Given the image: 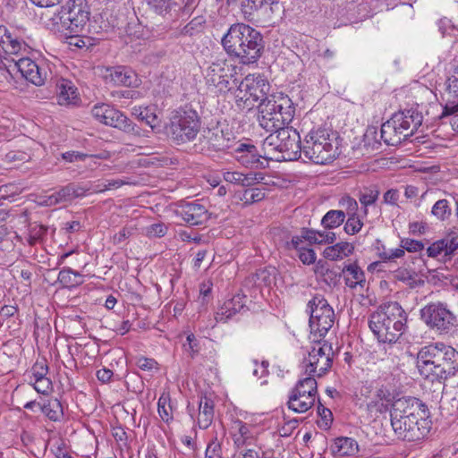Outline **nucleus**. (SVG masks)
Segmentation results:
<instances>
[{
    "label": "nucleus",
    "instance_id": "nucleus-1",
    "mask_svg": "<svg viewBox=\"0 0 458 458\" xmlns=\"http://www.w3.org/2000/svg\"><path fill=\"white\" fill-rule=\"evenodd\" d=\"M221 44L228 56L240 64H256L262 56L266 41L262 33L243 22L232 24Z\"/></svg>",
    "mask_w": 458,
    "mask_h": 458
},
{
    "label": "nucleus",
    "instance_id": "nucleus-2",
    "mask_svg": "<svg viewBox=\"0 0 458 458\" xmlns=\"http://www.w3.org/2000/svg\"><path fill=\"white\" fill-rule=\"evenodd\" d=\"M416 364L420 376L443 383L458 373V352L443 342L431 343L420 349Z\"/></svg>",
    "mask_w": 458,
    "mask_h": 458
},
{
    "label": "nucleus",
    "instance_id": "nucleus-3",
    "mask_svg": "<svg viewBox=\"0 0 458 458\" xmlns=\"http://www.w3.org/2000/svg\"><path fill=\"white\" fill-rule=\"evenodd\" d=\"M369 327L380 343H395L407 328V313L397 301L381 304L371 313Z\"/></svg>",
    "mask_w": 458,
    "mask_h": 458
},
{
    "label": "nucleus",
    "instance_id": "nucleus-4",
    "mask_svg": "<svg viewBox=\"0 0 458 458\" xmlns=\"http://www.w3.org/2000/svg\"><path fill=\"white\" fill-rule=\"evenodd\" d=\"M340 138L337 131L329 127L312 128L304 137L301 154L314 164L326 165L340 155Z\"/></svg>",
    "mask_w": 458,
    "mask_h": 458
},
{
    "label": "nucleus",
    "instance_id": "nucleus-5",
    "mask_svg": "<svg viewBox=\"0 0 458 458\" xmlns=\"http://www.w3.org/2000/svg\"><path fill=\"white\" fill-rule=\"evenodd\" d=\"M258 121L267 131L288 127L295 114L292 99L284 94L270 95L269 100L259 103Z\"/></svg>",
    "mask_w": 458,
    "mask_h": 458
},
{
    "label": "nucleus",
    "instance_id": "nucleus-6",
    "mask_svg": "<svg viewBox=\"0 0 458 458\" xmlns=\"http://www.w3.org/2000/svg\"><path fill=\"white\" fill-rule=\"evenodd\" d=\"M301 140L300 133L292 127L271 131L264 140L262 148L265 155L273 157L277 161L296 160L301 155Z\"/></svg>",
    "mask_w": 458,
    "mask_h": 458
},
{
    "label": "nucleus",
    "instance_id": "nucleus-7",
    "mask_svg": "<svg viewBox=\"0 0 458 458\" xmlns=\"http://www.w3.org/2000/svg\"><path fill=\"white\" fill-rule=\"evenodd\" d=\"M201 127L200 117L192 108H179L172 113L166 133L177 145L192 141Z\"/></svg>",
    "mask_w": 458,
    "mask_h": 458
},
{
    "label": "nucleus",
    "instance_id": "nucleus-8",
    "mask_svg": "<svg viewBox=\"0 0 458 458\" xmlns=\"http://www.w3.org/2000/svg\"><path fill=\"white\" fill-rule=\"evenodd\" d=\"M420 318L437 335H449L456 331L458 319L446 303L432 301L420 310Z\"/></svg>",
    "mask_w": 458,
    "mask_h": 458
},
{
    "label": "nucleus",
    "instance_id": "nucleus-9",
    "mask_svg": "<svg viewBox=\"0 0 458 458\" xmlns=\"http://www.w3.org/2000/svg\"><path fill=\"white\" fill-rule=\"evenodd\" d=\"M89 8L85 0H69L59 12L61 27L70 37L81 33L89 20Z\"/></svg>",
    "mask_w": 458,
    "mask_h": 458
},
{
    "label": "nucleus",
    "instance_id": "nucleus-10",
    "mask_svg": "<svg viewBox=\"0 0 458 458\" xmlns=\"http://www.w3.org/2000/svg\"><path fill=\"white\" fill-rule=\"evenodd\" d=\"M334 351L327 341H316L303 359L301 366L304 374L311 377H322L332 367Z\"/></svg>",
    "mask_w": 458,
    "mask_h": 458
},
{
    "label": "nucleus",
    "instance_id": "nucleus-11",
    "mask_svg": "<svg viewBox=\"0 0 458 458\" xmlns=\"http://www.w3.org/2000/svg\"><path fill=\"white\" fill-rule=\"evenodd\" d=\"M308 311L311 332L324 337L335 322L333 308L324 296L317 294L308 302Z\"/></svg>",
    "mask_w": 458,
    "mask_h": 458
},
{
    "label": "nucleus",
    "instance_id": "nucleus-12",
    "mask_svg": "<svg viewBox=\"0 0 458 458\" xmlns=\"http://www.w3.org/2000/svg\"><path fill=\"white\" fill-rule=\"evenodd\" d=\"M269 89L270 85L264 76L250 74L239 84L236 97L243 100L248 106H253L256 102L264 103L269 100Z\"/></svg>",
    "mask_w": 458,
    "mask_h": 458
},
{
    "label": "nucleus",
    "instance_id": "nucleus-13",
    "mask_svg": "<svg viewBox=\"0 0 458 458\" xmlns=\"http://www.w3.org/2000/svg\"><path fill=\"white\" fill-rule=\"evenodd\" d=\"M391 427L396 437L403 441L416 442L423 439L429 432L428 418L421 416L391 421Z\"/></svg>",
    "mask_w": 458,
    "mask_h": 458
},
{
    "label": "nucleus",
    "instance_id": "nucleus-14",
    "mask_svg": "<svg viewBox=\"0 0 458 458\" xmlns=\"http://www.w3.org/2000/svg\"><path fill=\"white\" fill-rule=\"evenodd\" d=\"M411 416L428 418V409L421 400L405 396L393 402L390 409L391 421L403 420Z\"/></svg>",
    "mask_w": 458,
    "mask_h": 458
},
{
    "label": "nucleus",
    "instance_id": "nucleus-15",
    "mask_svg": "<svg viewBox=\"0 0 458 458\" xmlns=\"http://www.w3.org/2000/svg\"><path fill=\"white\" fill-rule=\"evenodd\" d=\"M233 77L232 70L226 60L216 59L208 67L205 80L209 88L213 87L218 92L225 93L232 89L231 82H234Z\"/></svg>",
    "mask_w": 458,
    "mask_h": 458
},
{
    "label": "nucleus",
    "instance_id": "nucleus-16",
    "mask_svg": "<svg viewBox=\"0 0 458 458\" xmlns=\"http://www.w3.org/2000/svg\"><path fill=\"white\" fill-rule=\"evenodd\" d=\"M175 214L191 226L201 225L209 219L207 208L199 200L181 201L177 205Z\"/></svg>",
    "mask_w": 458,
    "mask_h": 458
},
{
    "label": "nucleus",
    "instance_id": "nucleus-17",
    "mask_svg": "<svg viewBox=\"0 0 458 458\" xmlns=\"http://www.w3.org/2000/svg\"><path fill=\"white\" fill-rule=\"evenodd\" d=\"M233 154L239 163L250 168H263L265 164L262 158L264 160L273 159V157L265 154L262 156L255 145L240 141L234 143Z\"/></svg>",
    "mask_w": 458,
    "mask_h": 458
},
{
    "label": "nucleus",
    "instance_id": "nucleus-18",
    "mask_svg": "<svg viewBox=\"0 0 458 458\" xmlns=\"http://www.w3.org/2000/svg\"><path fill=\"white\" fill-rule=\"evenodd\" d=\"M21 76L36 86H41L47 80V71L30 58L21 57L15 62Z\"/></svg>",
    "mask_w": 458,
    "mask_h": 458
},
{
    "label": "nucleus",
    "instance_id": "nucleus-19",
    "mask_svg": "<svg viewBox=\"0 0 458 458\" xmlns=\"http://www.w3.org/2000/svg\"><path fill=\"white\" fill-rule=\"evenodd\" d=\"M274 6L278 7V3H269L267 0H242L241 12L245 20L253 21L261 14L273 13Z\"/></svg>",
    "mask_w": 458,
    "mask_h": 458
},
{
    "label": "nucleus",
    "instance_id": "nucleus-20",
    "mask_svg": "<svg viewBox=\"0 0 458 458\" xmlns=\"http://www.w3.org/2000/svg\"><path fill=\"white\" fill-rule=\"evenodd\" d=\"M393 116H401L398 117L400 121L397 123V125L400 126L404 133L403 137L407 138L418 130L423 121L422 114L412 108L395 113Z\"/></svg>",
    "mask_w": 458,
    "mask_h": 458
},
{
    "label": "nucleus",
    "instance_id": "nucleus-21",
    "mask_svg": "<svg viewBox=\"0 0 458 458\" xmlns=\"http://www.w3.org/2000/svg\"><path fill=\"white\" fill-rule=\"evenodd\" d=\"M398 117L392 115L389 120L381 125L380 139L388 146H397L407 139V137H403L404 133L397 125L400 121Z\"/></svg>",
    "mask_w": 458,
    "mask_h": 458
},
{
    "label": "nucleus",
    "instance_id": "nucleus-22",
    "mask_svg": "<svg viewBox=\"0 0 458 458\" xmlns=\"http://www.w3.org/2000/svg\"><path fill=\"white\" fill-rule=\"evenodd\" d=\"M56 98L60 106H75L81 102L77 88L71 81L62 79L56 84Z\"/></svg>",
    "mask_w": 458,
    "mask_h": 458
},
{
    "label": "nucleus",
    "instance_id": "nucleus-23",
    "mask_svg": "<svg viewBox=\"0 0 458 458\" xmlns=\"http://www.w3.org/2000/svg\"><path fill=\"white\" fill-rule=\"evenodd\" d=\"M110 81L117 86L136 87L138 85L137 74L129 67L116 66L107 69Z\"/></svg>",
    "mask_w": 458,
    "mask_h": 458
},
{
    "label": "nucleus",
    "instance_id": "nucleus-24",
    "mask_svg": "<svg viewBox=\"0 0 458 458\" xmlns=\"http://www.w3.org/2000/svg\"><path fill=\"white\" fill-rule=\"evenodd\" d=\"M215 416V402L211 396L201 394L199 402V418L197 424L199 428L207 429L213 422Z\"/></svg>",
    "mask_w": 458,
    "mask_h": 458
},
{
    "label": "nucleus",
    "instance_id": "nucleus-25",
    "mask_svg": "<svg viewBox=\"0 0 458 458\" xmlns=\"http://www.w3.org/2000/svg\"><path fill=\"white\" fill-rule=\"evenodd\" d=\"M232 133L225 131L222 129H215L209 131L208 144L211 148L216 151L233 150L234 143L233 138H231Z\"/></svg>",
    "mask_w": 458,
    "mask_h": 458
},
{
    "label": "nucleus",
    "instance_id": "nucleus-26",
    "mask_svg": "<svg viewBox=\"0 0 458 458\" xmlns=\"http://www.w3.org/2000/svg\"><path fill=\"white\" fill-rule=\"evenodd\" d=\"M342 275L344 276L345 284L352 289L358 285L364 287L366 284L365 273L356 262L345 265L342 269Z\"/></svg>",
    "mask_w": 458,
    "mask_h": 458
},
{
    "label": "nucleus",
    "instance_id": "nucleus-27",
    "mask_svg": "<svg viewBox=\"0 0 458 458\" xmlns=\"http://www.w3.org/2000/svg\"><path fill=\"white\" fill-rule=\"evenodd\" d=\"M331 452L334 455L338 456H353L359 452V445L355 439L340 437L335 439L331 445Z\"/></svg>",
    "mask_w": 458,
    "mask_h": 458
},
{
    "label": "nucleus",
    "instance_id": "nucleus-28",
    "mask_svg": "<svg viewBox=\"0 0 458 458\" xmlns=\"http://www.w3.org/2000/svg\"><path fill=\"white\" fill-rule=\"evenodd\" d=\"M329 230L330 229H324L318 231L303 227L301 237L308 241L309 245L333 243L336 239V235L334 232Z\"/></svg>",
    "mask_w": 458,
    "mask_h": 458
},
{
    "label": "nucleus",
    "instance_id": "nucleus-29",
    "mask_svg": "<svg viewBox=\"0 0 458 458\" xmlns=\"http://www.w3.org/2000/svg\"><path fill=\"white\" fill-rule=\"evenodd\" d=\"M107 125L117 128L126 133L133 135H140V129L124 114L116 109V114L113 116L110 121H107Z\"/></svg>",
    "mask_w": 458,
    "mask_h": 458
},
{
    "label": "nucleus",
    "instance_id": "nucleus-30",
    "mask_svg": "<svg viewBox=\"0 0 458 458\" xmlns=\"http://www.w3.org/2000/svg\"><path fill=\"white\" fill-rule=\"evenodd\" d=\"M354 246L346 242H341L335 245L328 246L324 250L323 255L330 260L342 259L352 254Z\"/></svg>",
    "mask_w": 458,
    "mask_h": 458
},
{
    "label": "nucleus",
    "instance_id": "nucleus-31",
    "mask_svg": "<svg viewBox=\"0 0 458 458\" xmlns=\"http://www.w3.org/2000/svg\"><path fill=\"white\" fill-rule=\"evenodd\" d=\"M316 398L308 395H299L296 394H289L288 408L294 412L303 413L309 411L315 403Z\"/></svg>",
    "mask_w": 458,
    "mask_h": 458
},
{
    "label": "nucleus",
    "instance_id": "nucleus-32",
    "mask_svg": "<svg viewBox=\"0 0 458 458\" xmlns=\"http://www.w3.org/2000/svg\"><path fill=\"white\" fill-rule=\"evenodd\" d=\"M84 276L71 267H64L57 277L58 283L64 288H74L84 283Z\"/></svg>",
    "mask_w": 458,
    "mask_h": 458
},
{
    "label": "nucleus",
    "instance_id": "nucleus-33",
    "mask_svg": "<svg viewBox=\"0 0 458 458\" xmlns=\"http://www.w3.org/2000/svg\"><path fill=\"white\" fill-rule=\"evenodd\" d=\"M291 394H296L299 395L310 394L311 397L317 398L318 383L315 377L306 375V377L300 378L295 386L292 389Z\"/></svg>",
    "mask_w": 458,
    "mask_h": 458
},
{
    "label": "nucleus",
    "instance_id": "nucleus-34",
    "mask_svg": "<svg viewBox=\"0 0 458 458\" xmlns=\"http://www.w3.org/2000/svg\"><path fill=\"white\" fill-rule=\"evenodd\" d=\"M41 411L52 421L57 422L64 419L63 404L57 398H50L40 405Z\"/></svg>",
    "mask_w": 458,
    "mask_h": 458
},
{
    "label": "nucleus",
    "instance_id": "nucleus-35",
    "mask_svg": "<svg viewBox=\"0 0 458 458\" xmlns=\"http://www.w3.org/2000/svg\"><path fill=\"white\" fill-rule=\"evenodd\" d=\"M380 191L378 186L374 184L369 187L363 188L358 194V199L360 205L363 208V213L365 216L368 214V208L376 203L378 199Z\"/></svg>",
    "mask_w": 458,
    "mask_h": 458
},
{
    "label": "nucleus",
    "instance_id": "nucleus-36",
    "mask_svg": "<svg viewBox=\"0 0 458 458\" xmlns=\"http://www.w3.org/2000/svg\"><path fill=\"white\" fill-rule=\"evenodd\" d=\"M62 157L64 160L72 163L76 161H83L86 158H89L91 160L97 158V159H102L106 160L111 157V153L107 150H102L98 154L94 155H88L80 151H67L62 154Z\"/></svg>",
    "mask_w": 458,
    "mask_h": 458
},
{
    "label": "nucleus",
    "instance_id": "nucleus-37",
    "mask_svg": "<svg viewBox=\"0 0 458 458\" xmlns=\"http://www.w3.org/2000/svg\"><path fill=\"white\" fill-rule=\"evenodd\" d=\"M346 215L344 210L331 209L321 219L324 229H335L344 224Z\"/></svg>",
    "mask_w": 458,
    "mask_h": 458
},
{
    "label": "nucleus",
    "instance_id": "nucleus-38",
    "mask_svg": "<svg viewBox=\"0 0 458 458\" xmlns=\"http://www.w3.org/2000/svg\"><path fill=\"white\" fill-rule=\"evenodd\" d=\"M132 114L141 122H144L151 129L156 128L158 125V118L155 114L153 108L149 106H134L132 108Z\"/></svg>",
    "mask_w": 458,
    "mask_h": 458
},
{
    "label": "nucleus",
    "instance_id": "nucleus-39",
    "mask_svg": "<svg viewBox=\"0 0 458 458\" xmlns=\"http://www.w3.org/2000/svg\"><path fill=\"white\" fill-rule=\"evenodd\" d=\"M381 139H378L377 128L369 126L363 135L364 148L368 151H379L381 148Z\"/></svg>",
    "mask_w": 458,
    "mask_h": 458
},
{
    "label": "nucleus",
    "instance_id": "nucleus-40",
    "mask_svg": "<svg viewBox=\"0 0 458 458\" xmlns=\"http://www.w3.org/2000/svg\"><path fill=\"white\" fill-rule=\"evenodd\" d=\"M91 113L98 122L107 125V121H110L116 114V109L109 105L101 104L94 106Z\"/></svg>",
    "mask_w": 458,
    "mask_h": 458
},
{
    "label": "nucleus",
    "instance_id": "nucleus-41",
    "mask_svg": "<svg viewBox=\"0 0 458 458\" xmlns=\"http://www.w3.org/2000/svg\"><path fill=\"white\" fill-rule=\"evenodd\" d=\"M56 205L72 201L74 198L81 196V193H79L73 185L68 184L60 188L57 191L52 193Z\"/></svg>",
    "mask_w": 458,
    "mask_h": 458
},
{
    "label": "nucleus",
    "instance_id": "nucleus-42",
    "mask_svg": "<svg viewBox=\"0 0 458 458\" xmlns=\"http://www.w3.org/2000/svg\"><path fill=\"white\" fill-rule=\"evenodd\" d=\"M237 314L241 313L232 305V301L228 299L218 308L215 318L217 322L226 323Z\"/></svg>",
    "mask_w": 458,
    "mask_h": 458
},
{
    "label": "nucleus",
    "instance_id": "nucleus-43",
    "mask_svg": "<svg viewBox=\"0 0 458 458\" xmlns=\"http://www.w3.org/2000/svg\"><path fill=\"white\" fill-rule=\"evenodd\" d=\"M148 4L157 14L162 16L170 13L177 6L174 0H149Z\"/></svg>",
    "mask_w": 458,
    "mask_h": 458
},
{
    "label": "nucleus",
    "instance_id": "nucleus-44",
    "mask_svg": "<svg viewBox=\"0 0 458 458\" xmlns=\"http://www.w3.org/2000/svg\"><path fill=\"white\" fill-rule=\"evenodd\" d=\"M157 411L162 420L168 423L173 420L172 406L168 394H162L157 402Z\"/></svg>",
    "mask_w": 458,
    "mask_h": 458
},
{
    "label": "nucleus",
    "instance_id": "nucleus-45",
    "mask_svg": "<svg viewBox=\"0 0 458 458\" xmlns=\"http://www.w3.org/2000/svg\"><path fill=\"white\" fill-rule=\"evenodd\" d=\"M431 214L441 221L447 219L452 214L448 201L445 199L437 200L432 207Z\"/></svg>",
    "mask_w": 458,
    "mask_h": 458
},
{
    "label": "nucleus",
    "instance_id": "nucleus-46",
    "mask_svg": "<svg viewBox=\"0 0 458 458\" xmlns=\"http://www.w3.org/2000/svg\"><path fill=\"white\" fill-rule=\"evenodd\" d=\"M265 198V192L263 189L259 188H247L244 190L241 200L245 205H250L255 202H259Z\"/></svg>",
    "mask_w": 458,
    "mask_h": 458
},
{
    "label": "nucleus",
    "instance_id": "nucleus-47",
    "mask_svg": "<svg viewBox=\"0 0 458 458\" xmlns=\"http://www.w3.org/2000/svg\"><path fill=\"white\" fill-rule=\"evenodd\" d=\"M377 255L382 262H391L403 257L404 251L398 248L386 250L384 245H381V247H377Z\"/></svg>",
    "mask_w": 458,
    "mask_h": 458
},
{
    "label": "nucleus",
    "instance_id": "nucleus-48",
    "mask_svg": "<svg viewBox=\"0 0 458 458\" xmlns=\"http://www.w3.org/2000/svg\"><path fill=\"white\" fill-rule=\"evenodd\" d=\"M458 104L449 106L446 104L442 110L441 114L438 116L439 119H445L450 115L449 123L454 131L458 133Z\"/></svg>",
    "mask_w": 458,
    "mask_h": 458
},
{
    "label": "nucleus",
    "instance_id": "nucleus-49",
    "mask_svg": "<svg viewBox=\"0 0 458 458\" xmlns=\"http://www.w3.org/2000/svg\"><path fill=\"white\" fill-rule=\"evenodd\" d=\"M204 23L205 19L202 16H197L182 28L181 34L184 36H193L201 31Z\"/></svg>",
    "mask_w": 458,
    "mask_h": 458
},
{
    "label": "nucleus",
    "instance_id": "nucleus-50",
    "mask_svg": "<svg viewBox=\"0 0 458 458\" xmlns=\"http://www.w3.org/2000/svg\"><path fill=\"white\" fill-rule=\"evenodd\" d=\"M338 203H339L340 207L344 208V210H345L344 212L347 216L358 215V208H359L358 202L354 198L351 197L350 195H348V194L344 195L339 199Z\"/></svg>",
    "mask_w": 458,
    "mask_h": 458
},
{
    "label": "nucleus",
    "instance_id": "nucleus-51",
    "mask_svg": "<svg viewBox=\"0 0 458 458\" xmlns=\"http://www.w3.org/2000/svg\"><path fill=\"white\" fill-rule=\"evenodd\" d=\"M445 249L446 242L443 239H440L434 242L427 248V255L429 258L437 259L443 254V260L445 262Z\"/></svg>",
    "mask_w": 458,
    "mask_h": 458
},
{
    "label": "nucleus",
    "instance_id": "nucleus-52",
    "mask_svg": "<svg viewBox=\"0 0 458 458\" xmlns=\"http://www.w3.org/2000/svg\"><path fill=\"white\" fill-rule=\"evenodd\" d=\"M362 226L363 223L360 221L359 215L348 216L344 230L347 234L354 235L361 230Z\"/></svg>",
    "mask_w": 458,
    "mask_h": 458
},
{
    "label": "nucleus",
    "instance_id": "nucleus-53",
    "mask_svg": "<svg viewBox=\"0 0 458 458\" xmlns=\"http://www.w3.org/2000/svg\"><path fill=\"white\" fill-rule=\"evenodd\" d=\"M404 252L407 250L408 252H419L424 249V243L420 241L404 238L401 240L400 248Z\"/></svg>",
    "mask_w": 458,
    "mask_h": 458
},
{
    "label": "nucleus",
    "instance_id": "nucleus-54",
    "mask_svg": "<svg viewBox=\"0 0 458 458\" xmlns=\"http://www.w3.org/2000/svg\"><path fill=\"white\" fill-rule=\"evenodd\" d=\"M302 228L301 229L299 235H294L292 237L290 242H287L285 247L288 250H295L296 252L301 250L302 249L307 248L306 242L308 241L305 238H302Z\"/></svg>",
    "mask_w": 458,
    "mask_h": 458
},
{
    "label": "nucleus",
    "instance_id": "nucleus-55",
    "mask_svg": "<svg viewBox=\"0 0 458 458\" xmlns=\"http://www.w3.org/2000/svg\"><path fill=\"white\" fill-rule=\"evenodd\" d=\"M186 342L187 343L183 344V347L191 358L193 359L199 352V341L194 334L191 333L187 335Z\"/></svg>",
    "mask_w": 458,
    "mask_h": 458
},
{
    "label": "nucleus",
    "instance_id": "nucleus-56",
    "mask_svg": "<svg viewBox=\"0 0 458 458\" xmlns=\"http://www.w3.org/2000/svg\"><path fill=\"white\" fill-rule=\"evenodd\" d=\"M34 389L41 394H48L52 390V381L48 377L35 379L30 382Z\"/></svg>",
    "mask_w": 458,
    "mask_h": 458
},
{
    "label": "nucleus",
    "instance_id": "nucleus-57",
    "mask_svg": "<svg viewBox=\"0 0 458 458\" xmlns=\"http://www.w3.org/2000/svg\"><path fill=\"white\" fill-rule=\"evenodd\" d=\"M447 91L454 98H458V65L455 66L453 74L447 79Z\"/></svg>",
    "mask_w": 458,
    "mask_h": 458
},
{
    "label": "nucleus",
    "instance_id": "nucleus-58",
    "mask_svg": "<svg viewBox=\"0 0 458 458\" xmlns=\"http://www.w3.org/2000/svg\"><path fill=\"white\" fill-rule=\"evenodd\" d=\"M341 276L342 270L338 267H332L327 273H326L325 277L322 278L321 281L328 286H335L338 284Z\"/></svg>",
    "mask_w": 458,
    "mask_h": 458
},
{
    "label": "nucleus",
    "instance_id": "nucleus-59",
    "mask_svg": "<svg viewBox=\"0 0 458 458\" xmlns=\"http://www.w3.org/2000/svg\"><path fill=\"white\" fill-rule=\"evenodd\" d=\"M167 233V226L164 223L152 224L146 228L148 237H163Z\"/></svg>",
    "mask_w": 458,
    "mask_h": 458
},
{
    "label": "nucleus",
    "instance_id": "nucleus-60",
    "mask_svg": "<svg viewBox=\"0 0 458 458\" xmlns=\"http://www.w3.org/2000/svg\"><path fill=\"white\" fill-rule=\"evenodd\" d=\"M229 300L232 301V305L236 308L241 314L248 310V307L246 306L248 298L245 294L237 293Z\"/></svg>",
    "mask_w": 458,
    "mask_h": 458
},
{
    "label": "nucleus",
    "instance_id": "nucleus-61",
    "mask_svg": "<svg viewBox=\"0 0 458 458\" xmlns=\"http://www.w3.org/2000/svg\"><path fill=\"white\" fill-rule=\"evenodd\" d=\"M446 242L445 260H451L454 251L458 250V235L443 239Z\"/></svg>",
    "mask_w": 458,
    "mask_h": 458
},
{
    "label": "nucleus",
    "instance_id": "nucleus-62",
    "mask_svg": "<svg viewBox=\"0 0 458 458\" xmlns=\"http://www.w3.org/2000/svg\"><path fill=\"white\" fill-rule=\"evenodd\" d=\"M136 365L142 370L150 371L153 369H157L158 363L155 359L141 356L137 358Z\"/></svg>",
    "mask_w": 458,
    "mask_h": 458
},
{
    "label": "nucleus",
    "instance_id": "nucleus-63",
    "mask_svg": "<svg viewBox=\"0 0 458 458\" xmlns=\"http://www.w3.org/2000/svg\"><path fill=\"white\" fill-rule=\"evenodd\" d=\"M48 367L44 362L37 361L32 367V375L30 376V382L35 379L43 378L47 377Z\"/></svg>",
    "mask_w": 458,
    "mask_h": 458
},
{
    "label": "nucleus",
    "instance_id": "nucleus-64",
    "mask_svg": "<svg viewBox=\"0 0 458 458\" xmlns=\"http://www.w3.org/2000/svg\"><path fill=\"white\" fill-rule=\"evenodd\" d=\"M297 255L301 261L305 265L313 264L316 261V253L310 248H305L297 251Z\"/></svg>",
    "mask_w": 458,
    "mask_h": 458
}]
</instances>
